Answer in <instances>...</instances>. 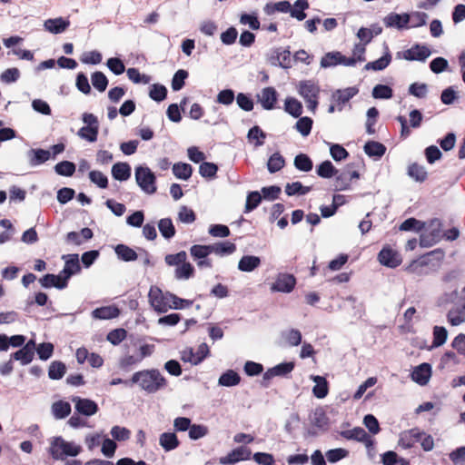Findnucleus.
Masks as SVG:
<instances>
[{"label": "nucleus", "mask_w": 465, "mask_h": 465, "mask_svg": "<svg viewBox=\"0 0 465 465\" xmlns=\"http://www.w3.org/2000/svg\"><path fill=\"white\" fill-rule=\"evenodd\" d=\"M131 381L148 393H154L166 385L165 378L156 369L137 371L133 374Z\"/></svg>", "instance_id": "f257e3e1"}, {"label": "nucleus", "mask_w": 465, "mask_h": 465, "mask_svg": "<svg viewBox=\"0 0 465 465\" xmlns=\"http://www.w3.org/2000/svg\"><path fill=\"white\" fill-rule=\"evenodd\" d=\"M82 451V447L74 442L66 441L57 436L50 440L48 453L54 460H64L67 457H76Z\"/></svg>", "instance_id": "f03ea898"}, {"label": "nucleus", "mask_w": 465, "mask_h": 465, "mask_svg": "<svg viewBox=\"0 0 465 465\" xmlns=\"http://www.w3.org/2000/svg\"><path fill=\"white\" fill-rule=\"evenodd\" d=\"M298 94L304 99L307 108L315 113L319 105L321 88L313 80L301 81L297 86Z\"/></svg>", "instance_id": "7ed1b4c3"}, {"label": "nucleus", "mask_w": 465, "mask_h": 465, "mask_svg": "<svg viewBox=\"0 0 465 465\" xmlns=\"http://www.w3.org/2000/svg\"><path fill=\"white\" fill-rule=\"evenodd\" d=\"M82 120L86 125L79 129L77 133L78 136L90 143L95 142L99 133V122L97 117L93 114L84 113L82 115Z\"/></svg>", "instance_id": "20e7f679"}, {"label": "nucleus", "mask_w": 465, "mask_h": 465, "mask_svg": "<svg viewBox=\"0 0 465 465\" xmlns=\"http://www.w3.org/2000/svg\"><path fill=\"white\" fill-rule=\"evenodd\" d=\"M135 180L137 184L143 191L147 193H154L156 192L154 173L148 167L138 166L135 168Z\"/></svg>", "instance_id": "39448f33"}, {"label": "nucleus", "mask_w": 465, "mask_h": 465, "mask_svg": "<svg viewBox=\"0 0 465 465\" xmlns=\"http://www.w3.org/2000/svg\"><path fill=\"white\" fill-rule=\"evenodd\" d=\"M440 221L432 219L430 221V232H423L420 237V244L421 247H430L438 242L441 238Z\"/></svg>", "instance_id": "423d86ee"}, {"label": "nucleus", "mask_w": 465, "mask_h": 465, "mask_svg": "<svg viewBox=\"0 0 465 465\" xmlns=\"http://www.w3.org/2000/svg\"><path fill=\"white\" fill-rule=\"evenodd\" d=\"M338 64L354 66L356 64V59L348 58L341 52H329L325 54L321 60V66L324 68L335 66Z\"/></svg>", "instance_id": "0eeeda50"}, {"label": "nucleus", "mask_w": 465, "mask_h": 465, "mask_svg": "<svg viewBox=\"0 0 465 465\" xmlns=\"http://www.w3.org/2000/svg\"><path fill=\"white\" fill-rule=\"evenodd\" d=\"M341 435L344 439L362 442L368 449H372L374 446V440L361 427H355L351 430H343L341 432Z\"/></svg>", "instance_id": "6e6552de"}, {"label": "nucleus", "mask_w": 465, "mask_h": 465, "mask_svg": "<svg viewBox=\"0 0 465 465\" xmlns=\"http://www.w3.org/2000/svg\"><path fill=\"white\" fill-rule=\"evenodd\" d=\"M296 285V278L292 274L279 273L275 282L272 284L271 290L279 292H291Z\"/></svg>", "instance_id": "1a4fd4ad"}, {"label": "nucleus", "mask_w": 465, "mask_h": 465, "mask_svg": "<svg viewBox=\"0 0 465 465\" xmlns=\"http://www.w3.org/2000/svg\"><path fill=\"white\" fill-rule=\"evenodd\" d=\"M72 401L74 403V409L79 414L92 416L99 411L97 403L90 399L75 396L72 398Z\"/></svg>", "instance_id": "9d476101"}, {"label": "nucleus", "mask_w": 465, "mask_h": 465, "mask_svg": "<svg viewBox=\"0 0 465 465\" xmlns=\"http://www.w3.org/2000/svg\"><path fill=\"white\" fill-rule=\"evenodd\" d=\"M430 55V49L418 44L414 45L411 48L403 51L401 54L398 53V57H401L408 61L417 60L424 62Z\"/></svg>", "instance_id": "9b49d317"}, {"label": "nucleus", "mask_w": 465, "mask_h": 465, "mask_svg": "<svg viewBox=\"0 0 465 465\" xmlns=\"http://www.w3.org/2000/svg\"><path fill=\"white\" fill-rule=\"evenodd\" d=\"M252 451L250 449L241 446L232 450L224 457H221L219 462L223 465L234 464L240 460H246L250 459Z\"/></svg>", "instance_id": "f8f14e48"}, {"label": "nucleus", "mask_w": 465, "mask_h": 465, "mask_svg": "<svg viewBox=\"0 0 465 465\" xmlns=\"http://www.w3.org/2000/svg\"><path fill=\"white\" fill-rule=\"evenodd\" d=\"M379 262L387 267L396 268L401 263L400 254L390 247H383L378 254Z\"/></svg>", "instance_id": "ddd939ff"}, {"label": "nucleus", "mask_w": 465, "mask_h": 465, "mask_svg": "<svg viewBox=\"0 0 465 465\" xmlns=\"http://www.w3.org/2000/svg\"><path fill=\"white\" fill-rule=\"evenodd\" d=\"M35 343L33 340L27 341L20 350L11 355V358L19 361L23 365L30 363L35 355Z\"/></svg>", "instance_id": "4468645a"}, {"label": "nucleus", "mask_w": 465, "mask_h": 465, "mask_svg": "<svg viewBox=\"0 0 465 465\" xmlns=\"http://www.w3.org/2000/svg\"><path fill=\"white\" fill-rule=\"evenodd\" d=\"M269 61L273 65H278L284 69L291 68V52L288 49L282 50L281 48H275L272 50Z\"/></svg>", "instance_id": "2eb2a0df"}, {"label": "nucleus", "mask_w": 465, "mask_h": 465, "mask_svg": "<svg viewBox=\"0 0 465 465\" xmlns=\"http://www.w3.org/2000/svg\"><path fill=\"white\" fill-rule=\"evenodd\" d=\"M432 252H429L425 255L420 256L417 260H413L407 267L406 271L409 273L421 276L428 274L427 268L430 262V256Z\"/></svg>", "instance_id": "dca6fc26"}, {"label": "nucleus", "mask_w": 465, "mask_h": 465, "mask_svg": "<svg viewBox=\"0 0 465 465\" xmlns=\"http://www.w3.org/2000/svg\"><path fill=\"white\" fill-rule=\"evenodd\" d=\"M258 102L265 110H272L278 100V94L273 87H265L261 94L257 95Z\"/></svg>", "instance_id": "f3484780"}, {"label": "nucleus", "mask_w": 465, "mask_h": 465, "mask_svg": "<svg viewBox=\"0 0 465 465\" xmlns=\"http://www.w3.org/2000/svg\"><path fill=\"white\" fill-rule=\"evenodd\" d=\"M411 376L412 381H414L416 383L421 386L426 385L429 382L430 378L431 376L430 364L426 362L420 364L419 366L414 368Z\"/></svg>", "instance_id": "a211bd4d"}, {"label": "nucleus", "mask_w": 465, "mask_h": 465, "mask_svg": "<svg viewBox=\"0 0 465 465\" xmlns=\"http://www.w3.org/2000/svg\"><path fill=\"white\" fill-rule=\"evenodd\" d=\"M121 313L120 309L113 304L94 309L91 316L94 320H112L117 318Z\"/></svg>", "instance_id": "6ab92c4d"}, {"label": "nucleus", "mask_w": 465, "mask_h": 465, "mask_svg": "<svg viewBox=\"0 0 465 465\" xmlns=\"http://www.w3.org/2000/svg\"><path fill=\"white\" fill-rule=\"evenodd\" d=\"M63 259L65 261V262L64 269L61 272L62 274L65 275V278L70 279L71 276L78 273L81 271L78 254L74 253L64 255Z\"/></svg>", "instance_id": "aec40b11"}, {"label": "nucleus", "mask_w": 465, "mask_h": 465, "mask_svg": "<svg viewBox=\"0 0 465 465\" xmlns=\"http://www.w3.org/2000/svg\"><path fill=\"white\" fill-rule=\"evenodd\" d=\"M358 90L355 87H348L342 90H337L332 94V99L337 104L338 110L341 111L345 104H347L356 94Z\"/></svg>", "instance_id": "412c9836"}, {"label": "nucleus", "mask_w": 465, "mask_h": 465, "mask_svg": "<svg viewBox=\"0 0 465 465\" xmlns=\"http://www.w3.org/2000/svg\"><path fill=\"white\" fill-rule=\"evenodd\" d=\"M149 301L154 311L158 312H165L169 309V305L164 302V297L159 289L150 290Z\"/></svg>", "instance_id": "4be33fe9"}, {"label": "nucleus", "mask_w": 465, "mask_h": 465, "mask_svg": "<svg viewBox=\"0 0 465 465\" xmlns=\"http://www.w3.org/2000/svg\"><path fill=\"white\" fill-rule=\"evenodd\" d=\"M391 62V54L389 50V47L386 46V51L384 54L372 62H369L365 64L364 69L367 71L372 70V71H381L385 69Z\"/></svg>", "instance_id": "5701e85b"}, {"label": "nucleus", "mask_w": 465, "mask_h": 465, "mask_svg": "<svg viewBox=\"0 0 465 465\" xmlns=\"http://www.w3.org/2000/svg\"><path fill=\"white\" fill-rule=\"evenodd\" d=\"M447 318L452 326L460 325L465 322V305L458 302L455 307L449 311Z\"/></svg>", "instance_id": "b1692460"}, {"label": "nucleus", "mask_w": 465, "mask_h": 465, "mask_svg": "<svg viewBox=\"0 0 465 465\" xmlns=\"http://www.w3.org/2000/svg\"><path fill=\"white\" fill-rule=\"evenodd\" d=\"M159 444L165 451H171L179 447L180 441L174 432H163L159 437Z\"/></svg>", "instance_id": "393cba45"}, {"label": "nucleus", "mask_w": 465, "mask_h": 465, "mask_svg": "<svg viewBox=\"0 0 465 465\" xmlns=\"http://www.w3.org/2000/svg\"><path fill=\"white\" fill-rule=\"evenodd\" d=\"M312 381L316 383L312 388L313 395L318 399L325 398L329 393V383L322 376H312Z\"/></svg>", "instance_id": "a878e982"}, {"label": "nucleus", "mask_w": 465, "mask_h": 465, "mask_svg": "<svg viewBox=\"0 0 465 465\" xmlns=\"http://www.w3.org/2000/svg\"><path fill=\"white\" fill-rule=\"evenodd\" d=\"M410 21V15L407 14L398 15L391 13L384 18V23L388 27H397L399 29L404 28L407 26V24Z\"/></svg>", "instance_id": "bb28decb"}, {"label": "nucleus", "mask_w": 465, "mask_h": 465, "mask_svg": "<svg viewBox=\"0 0 465 465\" xmlns=\"http://www.w3.org/2000/svg\"><path fill=\"white\" fill-rule=\"evenodd\" d=\"M69 25L70 22L62 17L48 19L45 22V29L53 34L63 33Z\"/></svg>", "instance_id": "cd10ccee"}, {"label": "nucleus", "mask_w": 465, "mask_h": 465, "mask_svg": "<svg viewBox=\"0 0 465 465\" xmlns=\"http://www.w3.org/2000/svg\"><path fill=\"white\" fill-rule=\"evenodd\" d=\"M426 433L420 430L418 428H413L405 432L401 437V442L403 443L405 448H411L416 441L421 440Z\"/></svg>", "instance_id": "c85d7f7f"}, {"label": "nucleus", "mask_w": 465, "mask_h": 465, "mask_svg": "<svg viewBox=\"0 0 465 465\" xmlns=\"http://www.w3.org/2000/svg\"><path fill=\"white\" fill-rule=\"evenodd\" d=\"M112 175L115 180L126 181L131 176V167L127 163H116L112 167Z\"/></svg>", "instance_id": "c756f323"}, {"label": "nucleus", "mask_w": 465, "mask_h": 465, "mask_svg": "<svg viewBox=\"0 0 465 465\" xmlns=\"http://www.w3.org/2000/svg\"><path fill=\"white\" fill-rule=\"evenodd\" d=\"M261 264V259L253 255H244L238 263V269L242 272H252Z\"/></svg>", "instance_id": "7c9ffc66"}, {"label": "nucleus", "mask_w": 465, "mask_h": 465, "mask_svg": "<svg viewBox=\"0 0 465 465\" xmlns=\"http://www.w3.org/2000/svg\"><path fill=\"white\" fill-rule=\"evenodd\" d=\"M117 257L124 262H133L138 258L136 252L125 244H118L114 248Z\"/></svg>", "instance_id": "2f4dec72"}, {"label": "nucleus", "mask_w": 465, "mask_h": 465, "mask_svg": "<svg viewBox=\"0 0 465 465\" xmlns=\"http://www.w3.org/2000/svg\"><path fill=\"white\" fill-rule=\"evenodd\" d=\"M52 413L55 419H64L71 413V405L67 401H58L52 405Z\"/></svg>", "instance_id": "473e14b6"}, {"label": "nucleus", "mask_w": 465, "mask_h": 465, "mask_svg": "<svg viewBox=\"0 0 465 465\" xmlns=\"http://www.w3.org/2000/svg\"><path fill=\"white\" fill-rule=\"evenodd\" d=\"M211 253L218 255L232 254L236 251V245L231 242H223L210 244Z\"/></svg>", "instance_id": "72a5a7b5"}, {"label": "nucleus", "mask_w": 465, "mask_h": 465, "mask_svg": "<svg viewBox=\"0 0 465 465\" xmlns=\"http://www.w3.org/2000/svg\"><path fill=\"white\" fill-rule=\"evenodd\" d=\"M284 110L294 118H298L302 114V104L296 98L288 97L284 102Z\"/></svg>", "instance_id": "f704fd0d"}, {"label": "nucleus", "mask_w": 465, "mask_h": 465, "mask_svg": "<svg viewBox=\"0 0 465 465\" xmlns=\"http://www.w3.org/2000/svg\"><path fill=\"white\" fill-rule=\"evenodd\" d=\"M364 152L369 156L381 157L386 152L384 144L375 141H369L364 145Z\"/></svg>", "instance_id": "c9c22d12"}, {"label": "nucleus", "mask_w": 465, "mask_h": 465, "mask_svg": "<svg viewBox=\"0 0 465 465\" xmlns=\"http://www.w3.org/2000/svg\"><path fill=\"white\" fill-rule=\"evenodd\" d=\"M291 10V4L289 1H280L277 3L266 4L263 11L266 15H272L276 12L288 13Z\"/></svg>", "instance_id": "e433bc0d"}, {"label": "nucleus", "mask_w": 465, "mask_h": 465, "mask_svg": "<svg viewBox=\"0 0 465 465\" xmlns=\"http://www.w3.org/2000/svg\"><path fill=\"white\" fill-rule=\"evenodd\" d=\"M30 164L32 166H36L45 163L51 156L50 151L44 149H32L30 151Z\"/></svg>", "instance_id": "4c0bfd02"}, {"label": "nucleus", "mask_w": 465, "mask_h": 465, "mask_svg": "<svg viewBox=\"0 0 465 465\" xmlns=\"http://www.w3.org/2000/svg\"><path fill=\"white\" fill-rule=\"evenodd\" d=\"M240 381V375L232 370L226 371L219 378V384L226 387L238 385Z\"/></svg>", "instance_id": "58836bf2"}, {"label": "nucleus", "mask_w": 465, "mask_h": 465, "mask_svg": "<svg viewBox=\"0 0 465 465\" xmlns=\"http://www.w3.org/2000/svg\"><path fill=\"white\" fill-rule=\"evenodd\" d=\"M210 353L209 347L206 343H202L199 345L197 351L193 352V351H190V357L188 361L193 364L197 365L201 363Z\"/></svg>", "instance_id": "ea45409f"}, {"label": "nucleus", "mask_w": 465, "mask_h": 465, "mask_svg": "<svg viewBox=\"0 0 465 465\" xmlns=\"http://www.w3.org/2000/svg\"><path fill=\"white\" fill-rule=\"evenodd\" d=\"M173 173L178 179L188 180L193 173V168L189 163H177L173 165Z\"/></svg>", "instance_id": "a19ab883"}, {"label": "nucleus", "mask_w": 465, "mask_h": 465, "mask_svg": "<svg viewBox=\"0 0 465 465\" xmlns=\"http://www.w3.org/2000/svg\"><path fill=\"white\" fill-rule=\"evenodd\" d=\"M285 165V160L280 153H274L272 154L267 163L268 171L271 173H274L282 170Z\"/></svg>", "instance_id": "79ce46f5"}, {"label": "nucleus", "mask_w": 465, "mask_h": 465, "mask_svg": "<svg viewBox=\"0 0 465 465\" xmlns=\"http://www.w3.org/2000/svg\"><path fill=\"white\" fill-rule=\"evenodd\" d=\"M316 173L322 178H331L338 173V170L331 161L326 160L317 166Z\"/></svg>", "instance_id": "37998d69"}, {"label": "nucleus", "mask_w": 465, "mask_h": 465, "mask_svg": "<svg viewBox=\"0 0 465 465\" xmlns=\"http://www.w3.org/2000/svg\"><path fill=\"white\" fill-rule=\"evenodd\" d=\"M293 164L296 169L302 172H310L312 170L313 163L305 153H299L295 156Z\"/></svg>", "instance_id": "c03bdc74"}, {"label": "nucleus", "mask_w": 465, "mask_h": 465, "mask_svg": "<svg viewBox=\"0 0 465 465\" xmlns=\"http://www.w3.org/2000/svg\"><path fill=\"white\" fill-rule=\"evenodd\" d=\"M426 223L417 220L416 218H408L403 223H401L399 229L401 231L409 232V231H414V232H421L425 229Z\"/></svg>", "instance_id": "a18cd8bd"}, {"label": "nucleus", "mask_w": 465, "mask_h": 465, "mask_svg": "<svg viewBox=\"0 0 465 465\" xmlns=\"http://www.w3.org/2000/svg\"><path fill=\"white\" fill-rule=\"evenodd\" d=\"M282 338L289 346H298L302 342V333L297 329H291L282 332Z\"/></svg>", "instance_id": "49530a36"}, {"label": "nucleus", "mask_w": 465, "mask_h": 465, "mask_svg": "<svg viewBox=\"0 0 465 465\" xmlns=\"http://www.w3.org/2000/svg\"><path fill=\"white\" fill-rule=\"evenodd\" d=\"M309 8V3L307 0H297L294 3V7L289 11L291 15L296 18L298 21H302L306 18L304 11Z\"/></svg>", "instance_id": "de8ad7c7"}, {"label": "nucleus", "mask_w": 465, "mask_h": 465, "mask_svg": "<svg viewBox=\"0 0 465 465\" xmlns=\"http://www.w3.org/2000/svg\"><path fill=\"white\" fill-rule=\"evenodd\" d=\"M408 174L417 182H424L428 176L425 167L417 163L409 166Z\"/></svg>", "instance_id": "09e8293b"}, {"label": "nucleus", "mask_w": 465, "mask_h": 465, "mask_svg": "<svg viewBox=\"0 0 465 465\" xmlns=\"http://www.w3.org/2000/svg\"><path fill=\"white\" fill-rule=\"evenodd\" d=\"M158 228L161 234L165 239H171L175 234V228L170 218L161 219L158 223Z\"/></svg>", "instance_id": "8fccbe9b"}, {"label": "nucleus", "mask_w": 465, "mask_h": 465, "mask_svg": "<svg viewBox=\"0 0 465 465\" xmlns=\"http://www.w3.org/2000/svg\"><path fill=\"white\" fill-rule=\"evenodd\" d=\"M312 187L303 186L301 182H293L292 183H287L285 186V193L287 195L292 196L295 194L304 195L311 192Z\"/></svg>", "instance_id": "3c124183"}, {"label": "nucleus", "mask_w": 465, "mask_h": 465, "mask_svg": "<svg viewBox=\"0 0 465 465\" xmlns=\"http://www.w3.org/2000/svg\"><path fill=\"white\" fill-rule=\"evenodd\" d=\"M92 84L99 92L105 91L108 85V79L103 72L96 71L91 75Z\"/></svg>", "instance_id": "603ef678"}, {"label": "nucleus", "mask_w": 465, "mask_h": 465, "mask_svg": "<svg viewBox=\"0 0 465 465\" xmlns=\"http://www.w3.org/2000/svg\"><path fill=\"white\" fill-rule=\"evenodd\" d=\"M65 371V364L62 361H56L51 363L48 371V376L52 380H60L64 377Z\"/></svg>", "instance_id": "864d4df0"}, {"label": "nucleus", "mask_w": 465, "mask_h": 465, "mask_svg": "<svg viewBox=\"0 0 465 465\" xmlns=\"http://www.w3.org/2000/svg\"><path fill=\"white\" fill-rule=\"evenodd\" d=\"M313 121L308 116L300 117L295 124V129L302 135L308 136L311 134Z\"/></svg>", "instance_id": "5fc2aeb1"}, {"label": "nucleus", "mask_w": 465, "mask_h": 465, "mask_svg": "<svg viewBox=\"0 0 465 465\" xmlns=\"http://www.w3.org/2000/svg\"><path fill=\"white\" fill-rule=\"evenodd\" d=\"M190 254L198 262L211 254L210 247L209 245L194 244L190 248Z\"/></svg>", "instance_id": "6e6d98bb"}, {"label": "nucleus", "mask_w": 465, "mask_h": 465, "mask_svg": "<svg viewBox=\"0 0 465 465\" xmlns=\"http://www.w3.org/2000/svg\"><path fill=\"white\" fill-rule=\"evenodd\" d=\"M54 170L59 175L72 176L75 172V164L69 161H62L54 166Z\"/></svg>", "instance_id": "4d7b16f0"}, {"label": "nucleus", "mask_w": 465, "mask_h": 465, "mask_svg": "<svg viewBox=\"0 0 465 465\" xmlns=\"http://www.w3.org/2000/svg\"><path fill=\"white\" fill-rule=\"evenodd\" d=\"M448 331L444 327L435 326L433 328V347H440L446 342Z\"/></svg>", "instance_id": "13d9d810"}, {"label": "nucleus", "mask_w": 465, "mask_h": 465, "mask_svg": "<svg viewBox=\"0 0 465 465\" xmlns=\"http://www.w3.org/2000/svg\"><path fill=\"white\" fill-rule=\"evenodd\" d=\"M0 225L5 229V232L0 233V243H5L12 239L15 230L7 219L0 220Z\"/></svg>", "instance_id": "bf43d9fd"}, {"label": "nucleus", "mask_w": 465, "mask_h": 465, "mask_svg": "<svg viewBox=\"0 0 465 465\" xmlns=\"http://www.w3.org/2000/svg\"><path fill=\"white\" fill-rule=\"evenodd\" d=\"M393 95V91L389 85L377 84L372 90V96L376 99H390Z\"/></svg>", "instance_id": "052dcab7"}, {"label": "nucleus", "mask_w": 465, "mask_h": 465, "mask_svg": "<svg viewBox=\"0 0 465 465\" xmlns=\"http://www.w3.org/2000/svg\"><path fill=\"white\" fill-rule=\"evenodd\" d=\"M194 273V269L191 263L186 261L183 262L180 266H178L175 270V277L177 279H189Z\"/></svg>", "instance_id": "680f3d73"}, {"label": "nucleus", "mask_w": 465, "mask_h": 465, "mask_svg": "<svg viewBox=\"0 0 465 465\" xmlns=\"http://www.w3.org/2000/svg\"><path fill=\"white\" fill-rule=\"evenodd\" d=\"M218 167L213 163L203 162L199 166V173L204 178H213L216 175Z\"/></svg>", "instance_id": "e2e57ef3"}, {"label": "nucleus", "mask_w": 465, "mask_h": 465, "mask_svg": "<svg viewBox=\"0 0 465 465\" xmlns=\"http://www.w3.org/2000/svg\"><path fill=\"white\" fill-rule=\"evenodd\" d=\"M89 178L91 182L96 184L99 188L105 189L108 187V179L106 175L100 171H91L89 173Z\"/></svg>", "instance_id": "0e129e2a"}, {"label": "nucleus", "mask_w": 465, "mask_h": 465, "mask_svg": "<svg viewBox=\"0 0 465 465\" xmlns=\"http://www.w3.org/2000/svg\"><path fill=\"white\" fill-rule=\"evenodd\" d=\"M167 89L164 85L162 84H153L149 93V96L156 101L161 102L166 98Z\"/></svg>", "instance_id": "69168bd1"}, {"label": "nucleus", "mask_w": 465, "mask_h": 465, "mask_svg": "<svg viewBox=\"0 0 465 465\" xmlns=\"http://www.w3.org/2000/svg\"><path fill=\"white\" fill-rule=\"evenodd\" d=\"M188 77V72L180 69L178 70L172 80V88L173 91H179L184 86V81Z\"/></svg>", "instance_id": "338daca9"}, {"label": "nucleus", "mask_w": 465, "mask_h": 465, "mask_svg": "<svg viewBox=\"0 0 465 465\" xmlns=\"http://www.w3.org/2000/svg\"><path fill=\"white\" fill-rule=\"evenodd\" d=\"M449 457L454 465H465V446L457 448L449 454Z\"/></svg>", "instance_id": "774afa93"}]
</instances>
